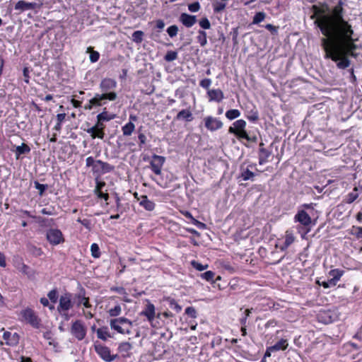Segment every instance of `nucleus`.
<instances>
[{
	"label": "nucleus",
	"mask_w": 362,
	"mask_h": 362,
	"mask_svg": "<svg viewBox=\"0 0 362 362\" xmlns=\"http://www.w3.org/2000/svg\"><path fill=\"white\" fill-rule=\"evenodd\" d=\"M344 3L339 0L332 7L330 13L326 14L329 7L326 3L321 6L313 5L311 19H315V25L320 29L324 37L321 39V46L325 52V59L336 62L339 69H346L351 65L349 57L356 59L358 49L354 37V30L351 23L344 19Z\"/></svg>",
	"instance_id": "f257e3e1"
},
{
	"label": "nucleus",
	"mask_w": 362,
	"mask_h": 362,
	"mask_svg": "<svg viewBox=\"0 0 362 362\" xmlns=\"http://www.w3.org/2000/svg\"><path fill=\"white\" fill-rule=\"evenodd\" d=\"M110 326L112 329H114L117 333L130 334H132L131 328L133 326V322L124 317H119L111 319L110 320Z\"/></svg>",
	"instance_id": "f03ea898"
},
{
	"label": "nucleus",
	"mask_w": 362,
	"mask_h": 362,
	"mask_svg": "<svg viewBox=\"0 0 362 362\" xmlns=\"http://www.w3.org/2000/svg\"><path fill=\"white\" fill-rule=\"evenodd\" d=\"M117 81L115 79L110 78H103L100 83V89L101 90V93H97L98 95H104L107 97L113 96L114 98H105V102L107 100L114 101L117 98V94L115 91V89L117 87Z\"/></svg>",
	"instance_id": "7ed1b4c3"
},
{
	"label": "nucleus",
	"mask_w": 362,
	"mask_h": 362,
	"mask_svg": "<svg viewBox=\"0 0 362 362\" xmlns=\"http://www.w3.org/2000/svg\"><path fill=\"white\" fill-rule=\"evenodd\" d=\"M73 305L72 294L66 293L59 298L57 310L65 317L66 320H68L69 317L67 312L73 307Z\"/></svg>",
	"instance_id": "20e7f679"
},
{
	"label": "nucleus",
	"mask_w": 362,
	"mask_h": 362,
	"mask_svg": "<svg viewBox=\"0 0 362 362\" xmlns=\"http://www.w3.org/2000/svg\"><path fill=\"white\" fill-rule=\"evenodd\" d=\"M21 315L22 317V321L30 325L34 328L40 327L41 320L33 309L27 308L21 310Z\"/></svg>",
	"instance_id": "39448f33"
},
{
	"label": "nucleus",
	"mask_w": 362,
	"mask_h": 362,
	"mask_svg": "<svg viewBox=\"0 0 362 362\" xmlns=\"http://www.w3.org/2000/svg\"><path fill=\"white\" fill-rule=\"evenodd\" d=\"M70 332L77 340L81 341L86 336L87 328L81 320H77L73 322Z\"/></svg>",
	"instance_id": "423d86ee"
},
{
	"label": "nucleus",
	"mask_w": 362,
	"mask_h": 362,
	"mask_svg": "<svg viewBox=\"0 0 362 362\" xmlns=\"http://www.w3.org/2000/svg\"><path fill=\"white\" fill-rule=\"evenodd\" d=\"M94 349L99 356L105 362H111L117 357V355L111 354L110 349L107 346L101 344L95 343L94 344Z\"/></svg>",
	"instance_id": "0eeeda50"
},
{
	"label": "nucleus",
	"mask_w": 362,
	"mask_h": 362,
	"mask_svg": "<svg viewBox=\"0 0 362 362\" xmlns=\"http://www.w3.org/2000/svg\"><path fill=\"white\" fill-rule=\"evenodd\" d=\"M47 240L52 245H57L64 242L62 231L57 228H51L47 231Z\"/></svg>",
	"instance_id": "6e6552de"
},
{
	"label": "nucleus",
	"mask_w": 362,
	"mask_h": 362,
	"mask_svg": "<svg viewBox=\"0 0 362 362\" xmlns=\"http://www.w3.org/2000/svg\"><path fill=\"white\" fill-rule=\"evenodd\" d=\"M185 315L187 316V318H189V323L185 327H182V330L187 331L189 328L191 330L195 329L197 322H196V319L197 317V312L196 309L192 306H189L186 308L185 310Z\"/></svg>",
	"instance_id": "1a4fd4ad"
},
{
	"label": "nucleus",
	"mask_w": 362,
	"mask_h": 362,
	"mask_svg": "<svg viewBox=\"0 0 362 362\" xmlns=\"http://www.w3.org/2000/svg\"><path fill=\"white\" fill-rule=\"evenodd\" d=\"M114 98L113 96H105L104 95L95 94L93 98L88 100V103L85 105V109L92 110L95 107H100L106 104L105 98Z\"/></svg>",
	"instance_id": "9d476101"
},
{
	"label": "nucleus",
	"mask_w": 362,
	"mask_h": 362,
	"mask_svg": "<svg viewBox=\"0 0 362 362\" xmlns=\"http://www.w3.org/2000/svg\"><path fill=\"white\" fill-rule=\"evenodd\" d=\"M204 127L211 132H215L223 127V122L218 118L207 116L204 119Z\"/></svg>",
	"instance_id": "9b49d317"
},
{
	"label": "nucleus",
	"mask_w": 362,
	"mask_h": 362,
	"mask_svg": "<svg viewBox=\"0 0 362 362\" xmlns=\"http://www.w3.org/2000/svg\"><path fill=\"white\" fill-rule=\"evenodd\" d=\"M165 158L161 156L153 155L150 162V165L152 171L156 174L160 175L161 173L162 167L165 163Z\"/></svg>",
	"instance_id": "f8f14e48"
},
{
	"label": "nucleus",
	"mask_w": 362,
	"mask_h": 362,
	"mask_svg": "<svg viewBox=\"0 0 362 362\" xmlns=\"http://www.w3.org/2000/svg\"><path fill=\"white\" fill-rule=\"evenodd\" d=\"M295 221L299 222L304 226H309L312 223L310 216L304 209H298L294 217Z\"/></svg>",
	"instance_id": "ddd939ff"
},
{
	"label": "nucleus",
	"mask_w": 362,
	"mask_h": 362,
	"mask_svg": "<svg viewBox=\"0 0 362 362\" xmlns=\"http://www.w3.org/2000/svg\"><path fill=\"white\" fill-rule=\"evenodd\" d=\"M141 315L146 317L152 327H156L153 323L156 315L155 306L152 303H148L145 309L141 313Z\"/></svg>",
	"instance_id": "4468645a"
},
{
	"label": "nucleus",
	"mask_w": 362,
	"mask_h": 362,
	"mask_svg": "<svg viewBox=\"0 0 362 362\" xmlns=\"http://www.w3.org/2000/svg\"><path fill=\"white\" fill-rule=\"evenodd\" d=\"M272 151L264 148V144L261 142L259 145L258 158L259 164L263 165L268 162V158L271 156Z\"/></svg>",
	"instance_id": "2eb2a0df"
},
{
	"label": "nucleus",
	"mask_w": 362,
	"mask_h": 362,
	"mask_svg": "<svg viewBox=\"0 0 362 362\" xmlns=\"http://www.w3.org/2000/svg\"><path fill=\"white\" fill-rule=\"evenodd\" d=\"M344 270L340 269H332L328 272L329 277V283H332V286H336L338 281L344 274Z\"/></svg>",
	"instance_id": "dca6fc26"
},
{
	"label": "nucleus",
	"mask_w": 362,
	"mask_h": 362,
	"mask_svg": "<svg viewBox=\"0 0 362 362\" xmlns=\"http://www.w3.org/2000/svg\"><path fill=\"white\" fill-rule=\"evenodd\" d=\"M207 95L209 101H216L217 103H220L224 98L223 93L219 88L208 90Z\"/></svg>",
	"instance_id": "f3484780"
},
{
	"label": "nucleus",
	"mask_w": 362,
	"mask_h": 362,
	"mask_svg": "<svg viewBox=\"0 0 362 362\" xmlns=\"http://www.w3.org/2000/svg\"><path fill=\"white\" fill-rule=\"evenodd\" d=\"M254 166H255V164H250L247 168L241 166L240 177H241L244 181L254 180L255 174L253 172H252L249 168H252Z\"/></svg>",
	"instance_id": "a211bd4d"
},
{
	"label": "nucleus",
	"mask_w": 362,
	"mask_h": 362,
	"mask_svg": "<svg viewBox=\"0 0 362 362\" xmlns=\"http://www.w3.org/2000/svg\"><path fill=\"white\" fill-rule=\"evenodd\" d=\"M295 236L292 230H287L285 233L284 235V243L280 246V250L281 251H284L288 249V247L293 243L295 241Z\"/></svg>",
	"instance_id": "6ab92c4d"
},
{
	"label": "nucleus",
	"mask_w": 362,
	"mask_h": 362,
	"mask_svg": "<svg viewBox=\"0 0 362 362\" xmlns=\"http://www.w3.org/2000/svg\"><path fill=\"white\" fill-rule=\"evenodd\" d=\"M3 338L8 346H15L18 343L19 336L17 333L12 334L10 332H4Z\"/></svg>",
	"instance_id": "aec40b11"
},
{
	"label": "nucleus",
	"mask_w": 362,
	"mask_h": 362,
	"mask_svg": "<svg viewBox=\"0 0 362 362\" xmlns=\"http://www.w3.org/2000/svg\"><path fill=\"white\" fill-rule=\"evenodd\" d=\"M139 205L146 211H151L155 209V203L148 199L146 195H141L139 198Z\"/></svg>",
	"instance_id": "412c9836"
},
{
	"label": "nucleus",
	"mask_w": 362,
	"mask_h": 362,
	"mask_svg": "<svg viewBox=\"0 0 362 362\" xmlns=\"http://www.w3.org/2000/svg\"><path fill=\"white\" fill-rule=\"evenodd\" d=\"M246 125V122L244 119H238L233 122V127H229L228 132L230 134H235L237 132L245 129Z\"/></svg>",
	"instance_id": "4be33fe9"
},
{
	"label": "nucleus",
	"mask_w": 362,
	"mask_h": 362,
	"mask_svg": "<svg viewBox=\"0 0 362 362\" xmlns=\"http://www.w3.org/2000/svg\"><path fill=\"white\" fill-rule=\"evenodd\" d=\"M37 4L33 2H26L24 1H19L15 5V9L24 11L27 10H33L36 8Z\"/></svg>",
	"instance_id": "5701e85b"
},
{
	"label": "nucleus",
	"mask_w": 362,
	"mask_h": 362,
	"mask_svg": "<svg viewBox=\"0 0 362 362\" xmlns=\"http://www.w3.org/2000/svg\"><path fill=\"white\" fill-rule=\"evenodd\" d=\"M132 349V344L128 341H124L119 344L118 351L122 354L123 357H129L131 356V350Z\"/></svg>",
	"instance_id": "b1692460"
},
{
	"label": "nucleus",
	"mask_w": 362,
	"mask_h": 362,
	"mask_svg": "<svg viewBox=\"0 0 362 362\" xmlns=\"http://www.w3.org/2000/svg\"><path fill=\"white\" fill-rule=\"evenodd\" d=\"M97 337L103 341H106L108 338H112V336L110 332L109 328L106 326L98 328L96 330Z\"/></svg>",
	"instance_id": "393cba45"
},
{
	"label": "nucleus",
	"mask_w": 362,
	"mask_h": 362,
	"mask_svg": "<svg viewBox=\"0 0 362 362\" xmlns=\"http://www.w3.org/2000/svg\"><path fill=\"white\" fill-rule=\"evenodd\" d=\"M288 346V342L287 339L281 338L279 341L275 343L273 346H270L271 349L275 350V351H285Z\"/></svg>",
	"instance_id": "a878e982"
},
{
	"label": "nucleus",
	"mask_w": 362,
	"mask_h": 362,
	"mask_svg": "<svg viewBox=\"0 0 362 362\" xmlns=\"http://www.w3.org/2000/svg\"><path fill=\"white\" fill-rule=\"evenodd\" d=\"M317 319L319 322L324 324H329L332 322V318L330 315V311H320V313L317 314Z\"/></svg>",
	"instance_id": "bb28decb"
},
{
	"label": "nucleus",
	"mask_w": 362,
	"mask_h": 362,
	"mask_svg": "<svg viewBox=\"0 0 362 362\" xmlns=\"http://www.w3.org/2000/svg\"><path fill=\"white\" fill-rule=\"evenodd\" d=\"M245 117L250 122H257L259 120V112L256 107L253 106L251 110H247Z\"/></svg>",
	"instance_id": "cd10ccee"
},
{
	"label": "nucleus",
	"mask_w": 362,
	"mask_h": 362,
	"mask_svg": "<svg viewBox=\"0 0 362 362\" xmlns=\"http://www.w3.org/2000/svg\"><path fill=\"white\" fill-rule=\"evenodd\" d=\"M197 22V17L195 16L189 15L182 13V25L187 28L192 27Z\"/></svg>",
	"instance_id": "c85d7f7f"
},
{
	"label": "nucleus",
	"mask_w": 362,
	"mask_h": 362,
	"mask_svg": "<svg viewBox=\"0 0 362 362\" xmlns=\"http://www.w3.org/2000/svg\"><path fill=\"white\" fill-rule=\"evenodd\" d=\"M358 187H354L352 192H349L344 198V202L346 203V204H351L353 203L354 201H356L359 194H358Z\"/></svg>",
	"instance_id": "c756f323"
},
{
	"label": "nucleus",
	"mask_w": 362,
	"mask_h": 362,
	"mask_svg": "<svg viewBox=\"0 0 362 362\" xmlns=\"http://www.w3.org/2000/svg\"><path fill=\"white\" fill-rule=\"evenodd\" d=\"M196 39L197 42L199 43L201 47H204L207 44L206 33L203 30H199Z\"/></svg>",
	"instance_id": "7c9ffc66"
},
{
	"label": "nucleus",
	"mask_w": 362,
	"mask_h": 362,
	"mask_svg": "<svg viewBox=\"0 0 362 362\" xmlns=\"http://www.w3.org/2000/svg\"><path fill=\"white\" fill-rule=\"evenodd\" d=\"M135 129L134 124L129 121L122 127V131L124 136H130Z\"/></svg>",
	"instance_id": "2f4dec72"
},
{
	"label": "nucleus",
	"mask_w": 362,
	"mask_h": 362,
	"mask_svg": "<svg viewBox=\"0 0 362 362\" xmlns=\"http://www.w3.org/2000/svg\"><path fill=\"white\" fill-rule=\"evenodd\" d=\"M86 293L84 289H81V291L75 294L74 299L76 303L77 307H80L83 302L86 299Z\"/></svg>",
	"instance_id": "473e14b6"
},
{
	"label": "nucleus",
	"mask_w": 362,
	"mask_h": 362,
	"mask_svg": "<svg viewBox=\"0 0 362 362\" xmlns=\"http://www.w3.org/2000/svg\"><path fill=\"white\" fill-rule=\"evenodd\" d=\"M98 164L100 165L102 174L112 172L114 170V166L108 163L98 160Z\"/></svg>",
	"instance_id": "72a5a7b5"
},
{
	"label": "nucleus",
	"mask_w": 362,
	"mask_h": 362,
	"mask_svg": "<svg viewBox=\"0 0 362 362\" xmlns=\"http://www.w3.org/2000/svg\"><path fill=\"white\" fill-rule=\"evenodd\" d=\"M182 215L190 220V222L199 228H204L205 224L195 219L189 211H182Z\"/></svg>",
	"instance_id": "f704fd0d"
},
{
	"label": "nucleus",
	"mask_w": 362,
	"mask_h": 362,
	"mask_svg": "<svg viewBox=\"0 0 362 362\" xmlns=\"http://www.w3.org/2000/svg\"><path fill=\"white\" fill-rule=\"evenodd\" d=\"M349 233L356 239H362V226H353L349 230Z\"/></svg>",
	"instance_id": "c9c22d12"
},
{
	"label": "nucleus",
	"mask_w": 362,
	"mask_h": 362,
	"mask_svg": "<svg viewBox=\"0 0 362 362\" xmlns=\"http://www.w3.org/2000/svg\"><path fill=\"white\" fill-rule=\"evenodd\" d=\"M216 276V273L212 271H206L202 274H201L200 277L205 281L210 282L211 284L214 283V278Z\"/></svg>",
	"instance_id": "e433bc0d"
},
{
	"label": "nucleus",
	"mask_w": 362,
	"mask_h": 362,
	"mask_svg": "<svg viewBox=\"0 0 362 362\" xmlns=\"http://www.w3.org/2000/svg\"><path fill=\"white\" fill-rule=\"evenodd\" d=\"M165 301L169 308H170L171 310H175L176 312H179L180 310L181 309L177 302L173 298H168L165 300Z\"/></svg>",
	"instance_id": "4c0bfd02"
},
{
	"label": "nucleus",
	"mask_w": 362,
	"mask_h": 362,
	"mask_svg": "<svg viewBox=\"0 0 362 362\" xmlns=\"http://www.w3.org/2000/svg\"><path fill=\"white\" fill-rule=\"evenodd\" d=\"M30 151V148L25 144L16 146V153L18 156L22 154L28 153Z\"/></svg>",
	"instance_id": "58836bf2"
},
{
	"label": "nucleus",
	"mask_w": 362,
	"mask_h": 362,
	"mask_svg": "<svg viewBox=\"0 0 362 362\" xmlns=\"http://www.w3.org/2000/svg\"><path fill=\"white\" fill-rule=\"evenodd\" d=\"M240 116V112L237 109H231L227 110L226 112V117L230 120L235 119Z\"/></svg>",
	"instance_id": "ea45409f"
},
{
	"label": "nucleus",
	"mask_w": 362,
	"mask_h": 362,
	"mask_svg": "<svg viewBox=\"0 0 362 362\" xmlns=\"http://www.w3.org/2000/svg\"><path fill=\"white\" fill-rule=\"evenodd\" d=\"M104 129H105L104 124L102 122H99V120H98V122L93 127L87 129V132L88 134H93V133H96L97 130L104 131Z\"/></svg>",
	"instance_id": "a19ab883"
},
{
	"label": "nucleus",
	"mask_w": 362,
	"mask_h": 362,
	"mask_svg": "<svg viewBox=\"0 0 362 362\" xmlns=\"http://www.w3.org/2000/svg\"><path fill=\"white\" fill-rule=\"evenodd\" d=\"M265 18L266 13L264 12H257L253 17L252 24H259L262 21H263L265 19Z\"/></svg>",
	"instance_id": "79ce46f5"
},
{
	"label": "nucleus",
	"mask_w": 362,
	"mask_h": 362,
	"mask_svg": "<svg viewBox=\"0 0 362 362\" xmlns=\"http://www.w3.org/2000/svg\"><path fill=\"white\" fill-rule=\"evenodd\" d=\"M226 6V4L221 1H216L213 3V8L214 13H221L225 9Z\"/></svg>",
	"instance_id": "37998d69"
},
{
	"label": "nucleus",
	"mask_w": 362,
	"mask_h": 362,
	"mask_svg": "<svg viewBox=\"0 0 362 362\" xmlns=\"http://www.w3.org/2000/svg\"><path fill=\"white\" fill-rule=\"evenodd\" d=\"M122 313V308L119 305H115L114 308L109 310L108 313L111 317H117Z\"/></svg>",
	"instance_id": "c03bdc74"
},
{
	"label": "nucleus",
	"mask_w": 362,
	"mask_h": 362,
	"mask_svg": "<svg viewBox=\"0 0 362 362\" xmlns=\"http://www.w3.org/2000/svg\"><path fill=\"white\" fill-rule=\"evenodd\" d=\"M200 27L204 30H208L211 28V23L206 17L201 18L199 21Z\"/></svg>",
	"instance_id": "a18cd8bd"
},
{
	"label": "nucleus",
	"mask_w": 362,
	"mask_h": 362,
	"mask_svg": "<svg viewBox=\"0 0 362 362\" xmlns=\"http://www.w3.org/2000/svg\"><path fill=\"white\" fill-rule=\"evenodd\" d=\"M91 255L95 258H98L100 256V248L98 244L93 243L90 245Z\"/></svg>",
	"instance_id": "49530a36"
},
{
	"label": "nucleus",
	"mask_w": 362,
	"mask_h": 362,
	"mask_svg": "<svg viewBox=\"0 0 362 362\" xmlns=\"http://www.w3.org/2000/svg\"><path fill=\"white\" fill-rule=\"evenodd\" d=\"M191 265L192 266L193 268H194L195 269H197V271H203L204 269H206L209 267L208 264H201L200 262H197L195 260H192L191 262Z\"/></svg>",
	"instance_id": "de8ad7c7"
},
{
	"label": "nucleus",
	"mask_w": 362,
	"mask_h": 362,
	"mask_svg": "<svg viewBox=\"0 0 362 362\" xmlns=\"http://www.w3.org/2000/svg\"><path fill=\"white\" fill-rule=\"evenodd\" d=\"M238 29H239L238 27L233 28L230 33V35L232 36V40H233V45H236L238 44V35H239Z\"/></svg>",
	"instance_id": "09e8293b"
},
{
	"label": "nucleus",
	"mask_w": 362,
	"mask_h": 362,
	"mask_svg": "<svg viewBox=\"0 0 362 362\" xmlns=\"http://www.w3.org/2000/svg\"><path fill=\"white\" fill-rule=\"evenodd\" d=\"M92 48L91 47H88V52H90V61L92 62V63H94V62H96L98 61L99 58H100V54L97 51H93V50H91Z\"/></svg>",
	"instance_id": "8fccbe9b"
},
{
	"label": "nucleus",
	"mask_w": 362,
	"mask_h": 362,
	"mask_svg": "<svg viewBox=\"0 0 362 362\" xmlns=\"http://www.w3.org/2000/svg\"><path fill=\"white\" fill-rule=\"evenodd\" d=\"M221 267L225 271H227L229 274H233L235 272V268L228 262H224L221 264Z\"/></svg>",
	"instance_id": "3c124183"
},
{
	"label": "nucleus",
	"mask_w": 362,
	"mask_h": 362,
	"mask_svg": "<svg viewBox=\"0 0 362 362\" xmlns=\"http://www.w3.org/2000/svg\"><path fill=\"white\" fill-rule=\"evenodd\" d=\"M143 35H144V33L142 31L136 30L133 33L132 39L135 42L139 43L143 40Z\"/></svg>",
	"instance_id": "603ef678"
},
{
	"label": "nucleus",
	"mask_w": 362,
	"mask_h": 362,
	"mask_svg": "<svg viewBox=\"0 0 362 362\" xmlns=\"http://www.w3.org/2000/svg\"><path fill=\"white\" fill-rule=\"evenodd\" d=\"M97 119L99 122L110 121L113 117L109 116L106 111H103L97 115Z\"/></svg>",
	"instance_id": "864d4df0"
},
{
	"label": "nucleus",
	"mask_w": 362,
	"mask_h": 362,
	"mask_svg": "<svg viewBox=\"0 0 362 362\" xmlns=\"http://www.w3.org/2000/svg\"><path fill=\"white\" fill-rule=\"evenodd\" d=\"M34 185L35 187L39 190V194L40 196H42L44 194L45 191L47 189V185L40 184L37 181L34 182Z\"/></svg>",
	"instance_id": "5fc2aeb1"
},
{
	"label": "nucleus",
	"mask_w": 362,
	"mask_h": 362,
	"mask_svg": "<svg viewBox=\"0 0 362 362\" xmlns=\"http://www.w3.org/2000/svg\"><path fill=\"white\" fill-rule=\"evenodd\" d=\"M47 297L53 303H55L57 301V298H58V294H57V290L53 289V290L50 291L47 294Z\"/></svg>",
	"instance_id": "6e6d98bb"
},
{
	"label": "nucleus",
	"mask_w": 362,
	"mask_h": 362,
	"mask_svg": "<svg viewBox=\"0 0 362 362\" xmlns=\"http://www.w3.org/2000/svg\"><path fill=\"white\" fill-rule=\"evenodd\" d=\"M182 119H185L187 122L192 121L194 117L191 111L189 110H182Z\"/></svg>",
	"instance_id": "4d7b16f0"
},
{
	"label": "nucleus",
	"mask_w": 362,
	"mask_h": 362,
	"mask_svg": "<svg viewBox=\"0 0 362 362\" xmlns=\"http://www.w3.org/2000/svg\"><path fill=\"white\" fill-rule=\"evenodd\" d=\"M77 221L79 222L80 223H81L88 230H91L92 224H91L90 220L86 219V218H84V219L78 218Z\"/></svg>",
	"instance_id": "13d9d810"
},
{
	"label": "nucleus",
	"mask_w": 362,
	"mask_h": 362,
	"mask_svg": "<svg viewBox=\"0 0 362 362\" xmlns=\"http://www.w3.org/2000/svg\"><path fill=\"white\" fill-rule=\"evenodd\" d=\"M177 54L175 52L173 51H169L167 52V54L165 56V59L167 62H171L173 61L177 58Z\"/></svg>",
	"instance_id": "bf43d9fd"
},
{
	"label": "nucleus",
	"mask_w": 362,
	"mask_h": 362,
	"mask_svg": "<svg viewBox=\"0 0 362 362\" xmlns=\"http://www.w3.org/2000/svg\"><path fill=\"white\" fill-rule=\"evenodd\" d=\"M178 31V28L176 25H171L167 29V33L170 37H175Z\"/></svg>",
	"instance_id": "052dcab7"
},
{
	"label": "nucleus",
	"mask_w": 362,
	"mask_h": 362,
	"mask_svg": "<svg viewBox=\"0 0 362 362\" xmlns=\"http://www.w3.org/2000/svg\"><path fill=\"white\" fill-rule=\"evenodd\" d=\"M211 84V80L210 78H204L199 82V86L203 88L209 90V87Z\"/></svg>",
	"instance_id": "680f3d73"
},
{
	"label": "nucleus",
	"mask_w": 362,
	"mask_h": 362,
	"mask_svg": "<svg viewBox=\"0 0 362 362\" xmlns=\"http://www.w3.org/2000/svg\"><path fill=\"white\" fill-rule=\"evenodd\" d=\"M18 269L20 272H21L22 273H23L28 276L30 275V272H31L30 268L28 265H26L23 263L21 264V265L18 268Z\"/></svg>",
	"instance_id": "e2e57ef3"
},
{
	"label": "nucleus",
	"mask_w": 362,
	"mask_h": 362,
	"mask_svg": "<svg viewBox=\"0 0 362 362\" xmlns=\"http://www.w3.org/2000/svg\"><path fill=\"white\" fill-rule=\"evenodd\" d=\"M188 9L191 12H197L200 9V4L197 1L190 4L188 6Z\"/></svg>",
	"instance_id": "0e129e2a"
},
{
	"label": "nucleus",
	"mask_w": 362,
	"mask_h": 362,
	"mask_svg": "<svg viewBox=\"0 0 362 362\" xmlns=\"http://www.w3.org/2000/svg\"><path fill=\"white\" fill-rule=\"evenodd\" d=\"M235 135L236 136V137L238 139H248V134H247V132L245 129H244L243 130H241V131L237 132Z\"/></svg>",
	"instance_id": "69168bd1"
},
{
	"label": "nucleus",
	"mask_w": 362,
	"mask_h": 362,
	"mask_svg": "<svg viewBox=\"0 0 362 362\" xmlns=\"http://www.w3.org/2000/svg\"><path fill=\"white\" fill-rule=\"evenodd\" d=\"M316 284H318L319 286H322L324 288H328L331 286H333L332 283H329V279L323 281H320V280H317Z\"/></svg>",
	"instance_id": "338daca9"
},
{
	"label": "nucleus",
	"mask_w": 362,
	"mask_h": 362,
	"mask_svg": "<svg viewBox=\"0 0 362 362\" xmlns=\"http://www.w3.org/2000/svg\"><path fill=\"white\" fill-rule=\"evenodd\" d=\"M277 321L274 319L268 320L264 325L265 329H269L270 327L274 328L277 326Z\"/></svg>",
	"instance_id": "774afa93"
}]
</instances>
